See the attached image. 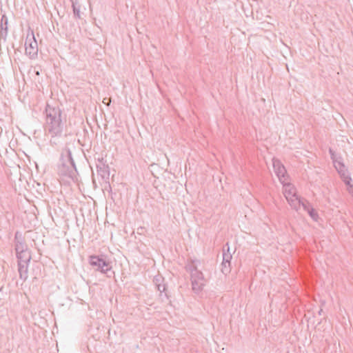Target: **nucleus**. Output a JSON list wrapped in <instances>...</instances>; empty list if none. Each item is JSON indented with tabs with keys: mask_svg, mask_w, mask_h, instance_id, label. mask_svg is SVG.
<instances>
[{
	"mask_svg": "<svg viewBox=\"0 0 353 353\" xmlns=\"http://www.w3.org/2000/svg\"><path fill=\"white\" fill-rule=\"evenodd\" d=\"M45 128L51 134L52 137L57 136L61 132V111L58 107L47 105Z\"/></svg>",
	"mask_w": 353,
	"mask_h": 353,
	"instance_id": "1",
	"label": "nucleus"
},
{
	"mask_svg": "<svg viewBox=\"0 0 353 353\" xmlns=\"http://www.w3.org/2000/svg\"><path fill=\"white\" fill-rule=\"evenodd\" d=\"M283 184V194L289 205L292 209L298 212L301 208V203L305 200L296 194V190L294 185L289 183Z\"/></svg>",
	"mask_w": 353,
	"mask_h": 353,
	"instance_id": "2",
	"label": "nucleus"
},
{
	"mask_svg": "<svg viewBox=\"0 0 353 353\" xmlns=\"http://www.w3.org/2000/svg\"><path fill=\"white\" fill-rule=\"evenodd\" d=\"M192 289L196 294L201 292L207 283V279L201 271L196 272L190 276Z\"/></svg>",
	"mask_w": 353,
	"mask_h": 353,
	"instance_id": "3",
	"label": "nucleus"
},
{
	"mask_svg": "<svg viewBox=\"0 0 353 353\" xmlns=\"http://www.w3.org/2000/svg\"><path fill=\"white\" fill-rule=\"evenodd\" d=\"M25 46L26 54L28 55L30 59L37 56L38 46L33 32L31 33V35L29 34L27 35Z\"/></svg>",
	"mask_w": 353,
	"mask_h": 353,
	"instance_id": "4",
	"label": "nucleus"
},
{
	"mask_svg": "<svg viewBox=\"0 0 353 353\" xmlns=\"http://www.w3.org/2000/svg\"><path fill=\"white\" fill-rule=\"evenodd\" d=\"M90 263L91 265L97 267V270L102 273H107L111 269L110 263L98 256H91L90 257Z\"/></svg>",
	"mask_w": 353,
	"mask_h": 353,
	"instance_id": "5",
	"label": "nucleus"
},
{
	"mask_svg": "<svg viewBox=\"0 0 353 353\" xmlns=\"http://www.w3.org/2000/svg\"><path fill=\"white\" fill-rule=\"evenodd\" d=\"M272 164L274 172L278 176L279 181L284 183L287 181L286 170L284 165L281 163L279 159H273Z\"/></svg>",
	"mask_w": 353,
	"mask_h": 353,
	"instance_id": "6",
	"label": "nucleus"
},
{
	"mask_svg": "<svg viewBox=\"0 0 353 353\" xmlns=\"http://www.w3.org/2000/svg\"><path fill=\"white\" fill-rule=\"evenodd\" d=\"M25 214L26 219L28 220V223L26 225L23 223V227L28 229L27 231V232H30L32 228L35 226L36 223L37 222V219L35 214L34 213L27 214L26 212H25Z\"/></svg>",
	"mask_w": 353,
	"mask_h": 353,
	"instance_id": "7",
	"label": "nucleus"
},
{
	"mask_svg": "<svg viewBox=\"0 0 353 353\" xmlns=\"http://www.w3.org/2000/svg\"><path fill=\"white\" fill-rule=\"evenodd\" d=\"M301 208L306 211L311 218L314 220H316L319 217L317 212L310 205L309 202L304 200L301 203Z\"/></svg>",
	"mask_w": 353,
	"mask_h": 353,
	"instance_id": "8",
	"label": "nucleus"
},
{
	"mask_svg": "<svg viewBox=\"0 0 353 353\" xmlns=\"http://www.w3.org/2000/svg\"><path fill=\"white\" fill-rule=\"evenodd\" d=\"M15 240H16V244H15V251H16V255L17 258L19 261H21L22 259V243L21 242V234L19 232H17L15 234Z\"/></svg>",
	"mask_w": 353,
	"mask_h": 353,
	"instance_id": "9",
	"label": "nucleus"
},
{
	"mask_svg": "<svg viewBox=\"0 0 353 353\" xmlns=\"http://www.w3.org/2000/svg\"><path fill=\"white\" fill-rule=\"evenodd\" d=\"M97 170L98 174L102 178H108L110 174L108 165L100 162L99 164L97 165Z\"/></svg>",
	"mask_w": 353,
	"mask_h": 353,
	"instance_id": "10",
	"label": "nucleus"
},
{
	"mask_svg": "<svg viewBox=\"0 0 353 353\" xmlns=\"http://www.w3.org/2000/svg\"><path fill=\"white\" fill-rule=\"evenodd\" d=\"M334 166L337 171L339 172V173L340 174L341 177L342 179L349 175L347 172V170L345 169V165L342 163L337 162L336 163H335Z\"/></svg>",
	"mask_w": 353,
	"mask_h": 353,
	"instance_id": "11",
	"label": "nucleus"
},
{
	"mask_svg": "<svg viewBox=\"0 0 353 353\" xmlns=\"http://www.w3.org/2000/svg\"><path fill=\"white\" fill-rule=\"evenodd\" d=\"M7 25H8V19L4 15H3V17L1 18V25H0V27H1L0 35H1V37H3V36L6 35L7 28H8Z\"/></svg>",
	"mask_w": 353,
	"mask_h": 353,
	"instance_id": "12",
	"label": "nucleus"
},
{
	"mask_svg": "<svg viewBox=\"0 0 353 353\" xmlns=\"http://www.w3.org/2000/svg\"><path fill=\"white\" fill-rule=\"evenodd\" d=\"M186 270L190 274V276L194 274L196 272H199L194 261H191L185 265Z\"/></svg>",
	"mask_w": 353,
	"mask_h": 353,
	"instance_id": "13",
	"label": "nucleus"
},
{
	"mask_svg": "<svg viewBox=\"0 0 353 353\" xmlns=\"http://www.w3.org/2000/svg\"><path fill=\"white\" fill-rule=\"evenodd\" d=\"M228 246V244H226ZM232 259V254L230 252V248L228 247L227 252H225V248L223 250V261L230 263Z\"/></svg>",
	"mask_w": 353,
	"mask_h": 353,
	"instance_id": "14",
	"label": "nucleus"
},
{
	"mask_svg": "<svg viewBox=\"0 0 353 353\" xmlns=\"http://www.w3.org/2000/svg\"><path fill=\"white\" fill-rule=\"evenodd\" d=\"M221 270L225 275H227L228 273H230L231 270L230 263L222 261Z\"/></svg>",
	"mask_w": 353,
	"mask_h": 353,
	"instance_id": "15",
	"label": "nucleus"
},
{
	"mask_svg": "<svg viewBox=\"0 0 353 353\" xmlns=\"http://www.w3.org/2000/svg\"><path fill=\"white\" fill-rule=\"evenodd\" d=\"M72 8H73V12L74 15L77 18H81L80 15V6H77V1H72Z\"/></svg>",
	"mask_w": 353,
	"mask_h": 353,
	"instance_id": "16",
	"label": "nucleus"
},
{
	"mask_svg": "<svg viewBox=\"0 0 353 353\" xmlns=\"http://www.w3.org/2000/svg\"><path fill=\"white\" fill-rule=\"evenodd\" d=\"M343 182L349 186L348 191L350 192H352V185H351L352 178L350 176V175H347V176L342 179Z\"/></svg>",
	"mask_w": 353,
	"mask_h": 353,
	"instance_id": "17",
	"label": "nucleus"
},
{
	"mask_svg": "<svg viewBox=\"0 0 353 353\" xmlns=\"http://www.w3.org/2000/svg\"><path fill=\"white\" fill-rule=\"evenodd\" d=\"M157 290L160 292L161 294L162 292H165L166 286L165 284L163 283L158 284V286H157Z\"/></svg>",
	"mask_w": 353,
	"mask_h": 353,
	"instance_id": "18",
	"label": "nucleus"
},
{
	"mask_svg": "<svg viewBox=\"0 0 353 353\" xmlns=\"http://www.w3.org/2000/svg\"><path fill=\"white\" fill-rule=\"evenodd\" d=\"M164 282V279L161 276H156L154 279V283L156 286H158V284L162 283Z\"/></svg>",
	"mask_w": 353,
	"mask_h": 353,
	"instance_id": "19",
	"label": "nucleus"
},
{
	"mask_svg": "<svg viewBox=\"0 0 353 353\" xmlns=\"http://www.w3.org/2000/svg\"><path fill=\"white\" fill-rule=\"evenodd\" d=\"M18 271L19 274V277L22 278V274H23V272H22V263L21 261H18Z\"/></svg>",
	"mask_w": 353,
	"mask_h": 353,
	"instance_id": "20",
	"label": "nucleus"
},
{
	"mask_svg": "<svg viewBox=\"0 0 353 353\" xmlns=\"http://www.w3.org/2000/svg\"><path fill=\"white\" fill-rule=\"evenodd\" d=\"M103 103L107 105H110L111 103V99L110 98H104L103 100Z\"/></svg>",
	"mask_w": 353,
	"mask_h": 353,
	"instance_id": "21",
	"label": "nucleus"
},
{
	"mask_svg": "<svg viewBox=\"0 0 353 353\" xmlns=\"http://www.w3.org/2000/svg\"><path fill=\"white\" fill-rule=\"evenodd\" d=\"M74 174V172L73 171H71L70 173V177H72V175Z\"/></svg>",
	"mask_w": 353,
	"mask_h": 353,
	"instance_id": "22",
	"label": "nucleus"
},
{
	"mask_svg": "<svg viewBox=\"0 0 353 353\" xmlns=\"http://www.w3.org/2000/svg\"><path fill=\"white\" fill-rule=\"evenodd\" d=\"M144 230V228H140L138 229V230H140V232H143V230Z\"/></svg>",
	"mask_w": 353,
	"mask_h": 353,
	"instance_id": "23",
	"label": "nucleus"
},
{
	"mask_svg": "<svg viewBox=\"0 0 353 353\" xmlns=\"http://www.w3.org/2000/svg\"><path fill=\"white\" fill-rule=\"evenodd\" d=\"M144 230V228H140L138 229V230H140V232H143V230Z\"/></svg>",
	"mask_w": 353,
	"mask_h": 353,
	"instance_id": "24",
	"label": "nucleus"
},
{
	"mask_svg": "<svg viewBox=\"0 0 353 353\" xmlns=\"http://www.w3.org/2000/svg\"><path fill=\"white\" fill-rule=\"evenodd\" d=\"M330 154H331L332 155L333 154V153H332V150L331 149H330Z\"/></svg>",
	"mask_w": 353,
	"mask_h": 353,
	"instance_id": "25",
	"label": "nucleus"
},
{
	"mask_svg": "<svg viewBox=\"0 0 353 353\" xmlns=\"http://www.w3.org/2000/svg\"><path fill=\"white\" fill-rule=\"evenodd\" d=\"M15 190H17V184L14 185Z\"/></svg>",
	"mask_w": 353,
	"mask_h": 353,
	"instance_id": "26",
	"label": "nucleus"
}]
</instances>
